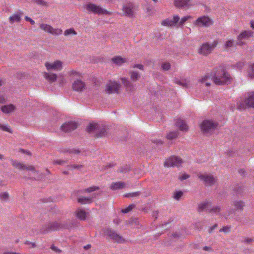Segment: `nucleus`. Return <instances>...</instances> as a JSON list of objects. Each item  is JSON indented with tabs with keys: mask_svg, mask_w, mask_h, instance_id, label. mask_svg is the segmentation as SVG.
<instances>
[{
	"mask_svg": "<svg viewBox=\"0 0 254 254\" xmlns=\"http://www.w3.org/2000/svg\"><path fill=\"white\" fill-rule=\"evenodd\" d=\"M213 81L218 85L230 84L232 80L230 75L222 67H218L214 69L212 74Z\"/></svg>",
	"mask_w": 254,
	"mask_h": 254,
	"instance_id": "f257e3e1",
	"label": "nucleus"
},
{
	"mask_svg": "<svg viewBox=\"0 0 254 254\" xmlns=\"http://www.w3.org/2000/svg\"><path fill=\"white\" fill-rule=\"evenodd\" d=\"M71 227L65 223L62 224L57 222H52L43 226L41 228L40 232L42 234H46L50 232L57 231L63 228L69 229Z\"/></svg>",
	"mask_w": 254,
	"mask_h": 254,
	"instance_id": "f03ea898",
	"label": "nucleus"
},
{
	"mask_svg": "<svg viewBox=\"0 0 254 254\" xmlns=\"http://www.w3.org/2000/svg\"><path fill=\"white\" fill-rule=\"evenodd\" d=\"M86 130L89 133L93 131L96 132V136L102 137L107 136V128L106 127L98 124H90L86 128Z\"/></svg>",
	"mask_w": 254,
	"mask_h": 254,
	"instance_id": "7ed1b4c3",
	"label": "nucleus"
},
{
	"mask_svg": "<svg viewBox=\"0 0 254 254\" xmlns=\"http://www.w3.org/2000/svg\"><path fill=\"white\" fill-rule=\"evenodd\" d=\"M218 123L212 120H206L200 125L201 131L205 134H211L217 128Z\"/></svg>",
	"mask_w": 254,
	"mask_h": 254,
	"instance_id": "20e7f679",
	"label": "nucleus"
},
{
	"mask_svg": "<svg viewBox=\"0 0 254 254\" xmlns=\"http://www.w3.org/2000/svg\"><path fill=\"white\" fill-rule=\"evenodd\" d=\"M218 44L217 40H214L212 43L206 42L202 44L198 49L199 54L203 56H207L210 54L215 48Z\"/></svg>",
	"mask_w": 254,
	"mask_h": 254,
	"instance_id": "39448f33",
	"label": "nucleus"
},
{
	"mask_svg": "<svg viewBox=\"0 0 254 254\" xmlns=\"http://www.w3.org/2000/svg\"><path fill=\"white\" fill-rule=\"evenodd\" d=\"M247 107L254 108V92L249 93L244 100L239 101L237 103L239 110H243Z\"/></svg>",
	"mask_w": 254,
	"mask_h": 254,
	"instance_id": "423d86ee",
	"label": "nucleus"
},
{
	"mask_svg": "<svg viewBox=\"0 0 254 254\" xmlns=\"http://www.w3.org/2000/svg\"><path fill=\"white\" fill-rule=\"evenodd\" d=\"M254 32L251 30H244L237 36V44L238 45L243 46L247 44V41L250 38L253 37Z\"/></svg>",
	"mask_w": 254,
	"mask_h": 254,
	"instance_id": "0eeeda50",
	"label": "nucleus"
},
{
	"mask_svg": "<svg viewBox=\"0 0 254 254\" xmlns=\"http://www.w3.org/2000/svg\"><path fill=\"white\" fill-rule=\"evenodd\" d=\"M122 10L123 15L129 18H134L135 16L136 9L135 5L131 2H128L124 4Z\"/></svg>",
	"mask_w": 254,
	"mask_h": 254,
	"instance_id": "6e6552de",
	"label": "nucleus"
},
{
	"mask_svg": "<svg viewBox=\"0 0 254 254\" xmlns=\"http://www.w3.org/2000/svg\"><path fill=\"white\" fill-rule=\"evenodd\" d=\"M121 85L119 83L114 81H109L106 85L105 92L110 94L113 93H119Z\"/></svg>",
	"mask_w": 254,
	"mask_h": 254,
	"instance_id": "1a4fd4ad",
	"label": "nucleus"
},
{
	"mask_svg": "<svg viewBox=\"0 0 254 254\" xmlns=\"http://www.w3.org/2000/svg\"><path fill=\"white\" fill-rule=\"evenodd\" d=\"M86 9L89 12H92L98 14H103L110 15L111 14L110 12L102 8L100 6L91 3L86 5Z\"/></svg>",
	"mask_w": 254,
	"mask_h": 254,
	"instance_id": "9d476101",
	"label": "nucleus"
},
{
	"mask_svg": "<svg viewBox=\"0 0 254 254\" xmlns=\"http://www.w3.org/2000/svg\"><path fill=\"white\" fill-rule=\"evenodd\" d=\"M105 234L110 237V238L115 242L122 244L125 242L126 240L115 230L111 229H107L105 232Z\"/></svg>",
	"mask_w": 254,
	"mask_h": 254,
	"instance_id": "9b49d317",
	"label": "nucleus"
},
{
	"mask_svg": "<svg viewBox=\"0 0 254 254\" xmlns=\"http://www.w3.org/2000/svg\"><path fill=\"white\" fill-rule=\"evenodd\" d=\"M182 163L181 159L175 156H172L169 157L164 163V165L166 167H179Z\"/></svg>",
	"mask_w": 254,
	"mask_h": 254,
	"instance_id": "f8f14e48",
	"label": "nucleus"
},
{
	"mask_svg": "<svg viewBox=\"0 0 254 254\" xmlns=\"http://www.w3.org/2000/svg\"><path fill=\"white\" fill-rule=\"evenodd\" d=\"M195 25L198 27H209L213 24V21L208 16L200 17L195 21Z\"/></svg>",
	"mask_w": 254,
	"mask_h": 254,
	"instance_id": "ddd939ff",
	"label": "nucleus"
},
{
	"mask_svg": "<svg viewBox=\"0 0 254 254\" xmlns=\"http://www.w3.org/2000/svg\"><path fill=\"white\" fill-rule=\"evenodd\" d=\"M78 124L75 121L67 122L61 127V129L64 132H71L77 128Z\"/></svg>",
	"mask_w": 254,
	"mask_h": 254,
	"instance_id": "4468645a",
	"label": "nucleus"
},
{
	"mask_svg": "<svg viewBox=\"0 0 254 254\" xmlns=\"http://www.w3.org/2000/svg\"><path fill=\"white\" fill-rule=\"evenodd\" d=\"M199 178L207 186H211L216 182V178L212 175L201 174L198 176Z\"/></svg>",
	"mask_w": 254,
	"mask_h": 254,
	"instance_id": "2eb2a0df",
	"label": "nucleus"
},
{
	"mask_svg": "<svg viewBox=\"0 0 254 254\" xmlns=\"http://www.w3.org/2000/svg\"><path fill=\"white\" fill-rule=\"evenodd\" d=\"M40 28L45 32H48L54 35H59L62 33L63 31L60 29H54L51 26L46 24H41Z\"/></svg>",
	"mask_w": 254,
	"mask_h": 254,
	"instance_id": "dca6fc26",
	"label": "nucleus"
},
{
	"mask_svg": "<svg viewBox=\"0 0 254 254\" xmlns=\"http://www.w3.org/2000/svg\"><path fill=\"white\" fill-rule=\"evenodd\" d=\"M10 161L11 162L12 165L17 169H18L21 170H27L35 171V168L33 166H26L24 164H22L17 161H14L13 160H11Z\"/></svg>",
	"mask_w": 254,
	"mask_h": 254,
	"instance_id": "f3484780",
	"label": "nucleus"
},
{
	"mask_svg": "<svg viewBox=\"0 0 254 254\" xmlns=\"http://www.w3.org/2000/svg\"><path fill=\"white\" fill-rule=\"evenodd\" d=\"M45 65L48 70H61L62 69V62L56 61L54 63H46Z\"/></svg>",
	"mask_w": 254,
	"mask_h": 254,
	"instance_id": "a211bd4d",
	"label": "nucleus"
},
{
	"mask_svg": "<svg viewBox=\"0 0 254 254\" xmlns=\"http://www.w3.org/2000/svg\"><path fill=\"white\" fill-rule=\"evenodd\" d=\"M85 87V83L80 79L75 80L72 84L73 90L77 92L83 91Z\"/></svg>",
	"mask_w": 254,
	"mask_h": 254,
	"instance_id": "6ab92c4d",
	"label": "nucleus"
},
{
	"mask_svg": "<svg viewBox=\"0 0 254 254\" xmlns=\"http://www.w3.org/2000/svg\"><path fill=\"white\" fill-rule=\"evenodd\" d=\"M180 17L174 15L173 18H168L162 21V24L168 26H172L178 23L180 20Z\"/></svg>",
	"mask_w": 254,
	"mask_h": 254,
	"instance_id": "aec40b11",
	"label": "nucleus"
},
{
	"mask_svg": "<svg viewBox=\"0 0 254 254\" xmlns=\"http://www.w3.org/2000/svg\"><path fill=\"white\" fill-rule=\"evenodd\" d=\"M212 206L211 202L209 201H204L198 204V210L199 212L208 211L210 212Z\"/></svg>",
	"mask_w": 254,
	"mask_h": 254,
	"instance_id": "412c9836",
	"label": "nucleus"
},
{
	"mask_svg": "<svg viewBox=\"0 0 254 254\" xmlns=\"http://www.w3.org/2000/svg\"><path fill=\"white\" fill-rule=\"evenodd\" d=\"M176 125L180 130L187 131L189 130V126L186 124V121L181 119H177Z\"/></svg>",
	"mask_w": 254,
	"mask_h": 254,
	"instance_id": "4be33fe9",
	"label": "nucleus"
},
{
	"mask_svg": "<svg viewBox=\"0 0 254 254\" xmlns=\"http://www.w3.org/2000/svg\"><path fill=\"white\" fill-rule=\"evenodd\" d=\"M174 4L177 7L188 8L190 5V0H175Z\"/></svg>",
	"mask_w": 254,
	"mask_h": 254,
	"instance_id": "5701e85b",
	"label": "nucleus"
},
{
	"mask_svg": "<svg viewBox=\"0 0 254 254\" xmlns=\"http://www.w3.org/2000/svg\"><path fill=\"white\" fill-rule=\"evenodd\" d=\"M15 109V107L13 104H9L7 105H4L1 107V110L2 112L5 114H8Z\"/></svg>",
	"mask_w": 254,
	"mask_h": 254,
	"instance_id": "b1692460",
	"label": "nucleus"
},
{
	"mask_svg": "<svg viewBox=\"0 0 254 254\" xmlns=\"http://www.w3.org/2000/svg\"><path fill=\"white\" fill-rule=\"evenodd\" d=\"M94 196L90 197H86L84 196H83L80 198H78L77 199V201L82 204H88L91 203L93 201V198L95 197V194H93Z\"/></svg>",
	"mask_w": 254,
	"mask_h": 254,
	"instance_id": "393cba45",
	"label": "nucleus"
},
{
	"mask_svg": "<svg viewBox=\"0 0 254 254\" xmlns=\"http://www.w3.org/2000/svg\"><path fill=\"white\" fill-rule=\"evenodd\" d=\"M171 236L176 240L182 239L184 238L185 237V231L181 230L179 231L173 232L172 233Z\"/></svg>",
	"mask_w": 254,
	"mask_h": 254,
	"instance_id": "a878e982",
	"label": "nucleus"
},
{
	"mask_svg": "<svg viewBox=\"0 0 254 254\" xmlns=\"http://www.w3.org/2000/svg\"><path fill=\"white\" fill-rule=\"evenodd\" d=\"M121 81L124 85L126 87L127 90L131 91L133 88L132 84L128 81L126 78L123 77L121 78Z\"/></svg>",
	"mask_w": 254,
	"mask_h": 254,
	"instance_id": "bb28decb",
	"label": "nucleus"
},
{
	"mask_svg": "<svg viewBox=\"0 0 254 254\" xmlns=\"http://www.w3.org/2000/svg\"><path fill=\"white\" fill-rule=\"evenodd\" d=\"M125 183L122 182H118L113 183L110 189L112 190H116L118 189H121L125 187Z\"/></svg>",
	"mask_w": 254,
	"mask_h": 254,
	"instance_id": "cd10ccee",
	"label": "nucleus"
},
{
	"mask_svg": "<svg viewBox=\"0 0 254 254\" xmlns=\"http://www.w3.org/2000/svg\"><path fill=\"white\" fill-rule=\"evenodd\" d=\"M212 81H213L212 75L211 76L208 75H206L203 76L201 80V82L202 83L205 84L206 86H210Z\"/></svg>",
	"mask_w": 254,
	"mask_h": 254,
	"instance_id": "c85d7f7f",
	"label": "nucleus"
},
{
	"mask_svg": "<svg viewBox=\"0 0 254 254\" xmlns=\"http://www.w3.org/2000/svg\"><path fill=\"white\" fill-rule=\"evenodd\" d=\"M76 216L81 220H84L86 217V212L83 209H78L76 211Z\"/></svg>",
	"mask_w": 254,
	"mask_h": 254,
	"instance_id": "c756f323",
	"label": "nucleus"
},
{
	"mask_svg": "<svg viewBox=\"0 0 254 254\" xmlns=\"http://www.w3.org/2000/svg\"><path fill=\"white\" fill-rule=\"evenodd\" d=\"M44 77L46 79L49 80L50 82H55L57 78V74H56L55 73H53L45 72Z\"/></svg>",
	"mask_w": 254,
	"mask_h": 254,
	"instance_id": "7c9ffc66",
	"label": "nucleus"
},
{
	"mask_svg": "<svg viewBox=\"0 0 254 254\" xmlns=\"http://www.w3.org/2000/svg\"><path fill=\"white\" fill-rule=\"evenodd\" d=\"M112 61L118 65H121L126 62V60L120 56H116L112 59Z\"/></svg>",
	"mask_w": 254,
	"mask_h": 254,
	"instance_id": "2f4dec72",
	"label": "nucleus"
},
{
	"mask_svg": "<svg viewBox=\"0 0 254 254\" xmlns=\"http://www.w3.org/2000/svg\"><path fill=\"white\" fill-rule=\"evenodd\" d=\"M233 206L236 210H242L243 209L244 204L242 201H236L233 202Z\"/></svg>",
	"mask_w": 254,
	"mask_h": 254,
	"instance_id": "473e14b6",
	"label": "nucleus"
},
{
	"mask_svg": "<svg viewBox=\"0 0 254 254\" xmlns=\"http://www.w3.org/2000/svg\"><path fill=\"white\" fill-rule=\"evenodd\" d=\"M210 213H214L216 215L221 214V208L219 206H212L211 209H210Z\"/></svg>",
	"mask_w": 254,
	"mask_h": 254,
	"instance_id": "72a5a7b5",
	"label": "nucleus"
},
{
	"mask_svg": "<svg viewBox=\"0 0 254 254\" xmlns=\"http://www.w3.org/2000/svg\"><path fill=\"white\" fill-rule=\"evenodd\" d=\"M248 74L251 78H254V64H251L249 65Z\"/></svg>",
	"mask_w": 254,
	"mask_h": 254,
	"instance_id": "f704fd0d",
	"label": "nucleus"
},
{
	"mask_svg": "<svg viewBox=\"0 0 254 254\" xmlns=\"http://www.w3.org/2000/svg\"><path fill=\"white\" fill-rule=\"evenodd\" d=\"M9 19L11 23H13L14 22H19L21 20L20 14H15L12 16H10Z\"/></svg>",
	"mask_w": 254,
	"mask_h": 254,
	"instance_id": "c9c22d12",
	"label": "nucleus"
},
{
	"mask_svg": "<svg viewBox=\"0 0 254 254\" xmlns=\"http://www.w3.org/2000/svg\"><path fill=\"white\" fill-rule=\"evenodd\" d=\"M179 132L178 131H173L168 133L166 136V138L169 140H172L177 138Z\"/></svg>",
	"mask_w": 254,
	"mask_h": 254,
	"instance_id": "e433bc0d",
	"label": "nucleus"
},
{
	"mask_svg": "<svg viewBox=\"0 0 254 254\" xmlns=\"http://www.w3.org/2000/svg\"><path fill=\"white\" fill-rule=\"evenodd\" d=\"M9 198V195L7 192L0 193V200L1 201H7Z\"/></svg>",
	"mask_w": 254,
	"mask_h": 254,
	"instance_id": "4c0bfd02",
	"label": "nucleus"
},
{
	"mask_svg": "<svg viewBox=\"0 0 254 254\" xmlns=\"http://www.w3.org/2000/svg\"><path fill=\"white\" fill-rule=\"evenodd\" d=\"M130 167L128 165H125L122 167H121L120 169L118 170V172L121 173H127L130 171Z\"/></svg>",
	"mask_w": 254,
	"mask_h": 254,
	"instance_id": "58836bf2",
	"label": "nucleus"
},
{
	"mask_svg": "<svg viewBox=\"0 0 254 254\" xmlns=\"http://www.w3.org/2000/svg\"><path fill=\"white\" fill-rule=\"evenodd\" d=\"M234 46V41L233 40H227L224 44V48L225 50H228L229 48Z\"/></svg>",
	"mask_w": 254,
	"mask_h": 254,
	"instance_id": "ea45409f",
	"label": "nucleus"
},
{
	"mask_svg": "<svg viewBox=\"0 0 254 254\" xmlns=\"http://www.w3.org/2000/svg\"><path fill=\"white\" fill-rule=\"evenodd\" d=\"M130 74V78L133 81H136L140 77V75L137 72L131 71Z\"/></svg>",
	"mask_w": 254,
	"mask_h": 254,
	"instance_id": "a19ab883",
	"label": "nucleus"
},
{
	"mask_svg": "<svg viewBox=\"0 0 254 254\" xmlns=\"http://www.w3.org/2000/svg\"><path fill=\"white\" fill-rule=\"evenodd\" d=\"M183 195V192L182 191H176L174 193L173 198L176 200H179Z\"/></svg>",
	"mask_w": 254,
	"mask_h": 254,
	"instance_id": "79ce46f5",
	"label": "nucleus"
},
{
	"mask_svg": "<svg viewBox=\"0 0 254 254\" xmlns=\"http://www.w3.org/2000/svg\"><path fill=\"white\" fill-rule=\"evenodd\" d=\"M141 194V192L140 191H136L131 193H127L125 194V196L126 197H137L139 196Z\"/></svg>",
	"mask_w": 254,
	"mask_h": 254,
	"instance_id": "37998d69",
	"label": "nucleus"
},
{
	"mask_svg": "<svg viewBox=\"0 0 254 254\" xmlns=\"http://www.w3.org/2000/svg\"><path fill=\"white\" fill-rule=\"evenodd\" d=\"M70 34H73L74 35H76L77 34V32L74 30L73 28H69L66 29L64 32V36H68Z\"/></svg>",
	"mask_w": 254,
	"mask_h": 254,
	"instance_id": "c03bdc74",
	"label": "nucleus"
},
{
	"mask_svg": "<svg viewBox=\"0 0 254 254\" xmlns=\"http://www.w3.org/2000/svg\"><path fill=\"white\" fill-rule=\"evenodd\" d=\"M135 204H130L125 209H123L122 210V212L123 213H127L130 211L132 209H133L135 207Z\"/></svg>",
	"mask_w": 254,
	"mask_h": 254,
	"instance_id": "a18cd8bd",
	"label": "nucleus"
},
{
	"mask_svg": "<svg viewBox=\"0 0 254 254\" xmlns=\"http://www.w3.org/2000/svg\"><path fill=\"white\" fill-rule=\"evenodd\" d=\"M175 83L177 84H179L184 87H186L188 86V83L186 81V80H181L178 79H176L175 80Z\"/></svg>",
	"mask_w": 254,
	"mask_h": 254,
	"instance_id": "49530a36",
	"label": "nucleus"
},
{
	"mask_svg": "<svg viewBox=\"0 0 254 254\" xmlns=\"http://www.w3.org/2000/svg\"><path fill=\"white\" fill-rule=\"evenodd\" d=\"M99 189V188L98 187L93 186L86 189L84 191L87 192H91L94 191L98 190Z\"/></svg>",
	"mask_w": 254,
	"mask_h": 254,
	"instance_id": "de8ad7c7",
	"label": "nucleus"
},
{
	"mask_svg": "<svg viewBox=\"0 0 254 254\" xmlns=\"http://www.w3.org/2000/svg\"><path fill=\"white\" fill-rule=\"evenodd\" d=\"M190 17V16L189 15L183 17L180 20V22L179 23V25L180 26H182L184 24L185 22L187 21Z\"/></svg>",
	"mask_w": 254,
	"mask_h": 254,
	"instance_id": "09e8293b",
	"label": "nucleus"
},
{
	"mask_svg": "<svg viewBox=\"0 0 254 254\" xmlns=\"http://www.w3.org/2000/svg\"><path fill=\"white\" fill-rule=\"evenodd\" d=\"M70 169H78L80 170L81 168L83 167V165H71L68 166Z\"/></svg>",
	"mask_w": 254,
	"mask_h": 254,
	"instance_id": "8fccbe9b",
	"label": "nucleus"
},
{
	"mask_svg": "<svg viewBox=\"0 0 254 254\" xmlns=\"http://www.w3.org/2000/svg\"><path fill=\"white\" fill-rule=\"evenodd\" d=\"M171 65L168 63H164L162 64V68L164 70H168L170 68Z\"/></svg>",
	"mask_w": 254,
	"mask_h": 254,
	"instance_id": "3c124183",
	"label": "nucleus"
},
{
	"mask_svg": "<svg viewBox=\"0 0 254 254\" xmlns=\"http://www.w3.org/2000/svg\"><path fill=\"white\" fill-rule=\"evenodd\" d=\"M0 129H1L2 130H4V131H7L10 133L12 132L11 129L9 127H8L6 126H5L4 125H1V124H0Z\"/></svg>",
	"mask_w": 254,
	"mask_h": 254,
	"instance_id": "603ef678",
	"label": "nucleus"
},
{
	"mask_svg": "<svg viewBox=\"0 0 254 254\" xmlns=\"http://www.w3.org/2000/svg\"><path fill=\"white\" fill-rule=\"evenodd\" d=\"M65 163H66V161L64 160H57L54 161V164H55V165L58 164V165H62Z\"/></svg>",
	"mask_w": 254,
	"mask_h": 254,
	"instance_id": "864d4df0",
	"label": "nucleus"
},
{
	"mask_svg": "<svg viewBox=\"0 0 254 254\" xmlns=\"http://www.w3.org/2000/svg\"><path fill=\"white\" fill-rule=\"evenodd\" d=\"M219 231L220 232L229 233L230 231V227H224L221 229Z\"/></svg>",
	"mask_w": 254,
	"mask_h": 254,
	"instance_id": "5fc2aeb1",
	"label": "nucleus"
},
{
	"mask_svg": "<svg viewBox=\"0 0 254 254\" xmlns=\"http://www.w3.org/2000/svg\"><path fill=\"white\" fill-rule=\"evenodd\" d=\"M218 227V225L217 224H214L212 226L210 227L208 229V233H212L215 229H216Z\"/></svg>",
	"mask_w": 254,
	"mask_h": 254,
	"instance_id": "6e6d98bb",
	"label": "nucleus"
},
{
	"mask_svg": "<svg viewBox=\"0 0 254 254\" xmlns=\"http://www.w3.org/2000/svg\"><path fill=\"white\" fill-rule=\"evenodd\" d=\"M172 221H173V220L171 218H170L169 219L168 221L165 222H163V223H162L160 224L159 227H163L164 226H166L168 224L170 223Z\"/></svg>",
	"mask_w": 254,
	"mask_h": 254,
	"instance_id": "4d7b16f0",
	"label": "nucleus"
},
{
	"mask_svg": "<svg viewBox=\"0 0 254 254\" xmlns=\"http://www.w3.org/2000/svg\"><path fill=\"white\" fill-rule=\"evenodd\" d=\"M25 20L29 22L31 25L35 24V21L33 20H32L31 18H30L29 17H28L27 16L25 17Z\"/></svg>",
	"mask_w": 254,
	"mask_h": 254,
	"instance_id": "13d9d810",
	"label": "nucleus"
},
{
	"mask_svg": "<svg viewBox=\"0 0 254 254\" xmlns=\"http://www.w3.org/2000/svg\"><path fill=\"white\" fill-rule=\"evenodd\" d=\"M51 249L56 253H59L61 252L60 250H59L57 247L55 246L54 245L51 246Z\"/></svg>",
	"mask_w": 254,
	"mask_h": 254,
	"instance_id": "bf43d9fd",
	"label": "nucleus"
},
{
	"mask_svg": "<svg viewBox=\"0 0 254 254\" xmlns=\"http://www.w3.org/2000/svg\"><path fill=\"white\" fill-rule=\"evenodd\" d=\"M189 177L190 176L189 175L184 174L179 177V179L181 180V181H183L189 178Z\"/></svg>",
	"mask_w": 254,
	"mask_h": 254,
	"instance_id": "052dcab7",
	"label": "nucleus"
},
{
	"mask_svg": "<svg viewBox=\"0 0 254 254\" xmlns=\"http://www.w3.org/2000/svg\"><path fill=\"white\" fill-rule=\"evenodd\" d=\"M158 214H159L158 211H153L152 215L154 218V219L155 220L157 219Z\"/></svg>",
	"mask_w": 254,
	"mask_h": 254,
	"instance_id": "680f3d73",
	"label": "nucleus"
},
{
	"mask_svg": "<svg viewBox=\"0 0 254 254\" xmlns=\"http://www.w3.org/2000/svg\"><path fill=\"white\" fill-rule=\"evenodd\" d=\"M152 142L157 145H161L163 144V141L160 139H156L152 140Z\"/></svg>",
	"mask_w": 254,
	"mask_h": 254,
	"instance_id": "e2e57ef3",
	"label": "nucleus"
},
{
	"mask_svg": "<svg viewBox=\"0 0 254 254\" xmlns=\"http://www.w3.org/2000/svg\"><path fill=\"white\" fill-rule=\"evenodd\" d=\"M163 244L166 246H169L171 245V243L170 241H168L167 240H164L163 241Z\"/></svg>",
	"mask_w": 254,
	"mask_h": 254,
	"instance_id": "0e129e2a",
	"label": "nucleus"
},
{
	"mask_svg": "<svg viewBox=\"0 0 254 254\" xmlns=\"http://www.w3.org/2000/svg\"><path fill=\"white\" fill-rule=\"evenodd\" d=\"M65 82V79L62 77L59 80L60 84L62 85Z\"/></svg>",
	"mask_w": 254,
	"mask_h": 254,
	"instance_id": "69168bd1",
	"label": "nucleus"
},
{
	"mask_svg": "<svg viewBox=\"0 0 254 254\" xmlns=\"http://www.w3.org/2000/svg\"><path fill=\"white\" fill-rule=\"evenodd\" d=\"M134 67H136V68H138L140 69H143V65L142 64H135L134 66Z\"/></svg>",
	"mask_w": 254,
	"mask_h": 254,
	"instance_id": "338daca9",
	"label": "nucleus"
},
{
	"mask_svg": "<svg viewBox=\"0 0 254 254\" xmlns=\"http://www.w3.org/2000/svg\"><path fill=\"white\" fill-rule=\"evenodd\" d=\"M203 249L206 251H210V252L212 251L211 248H210L209 247H207V246L204 247Z\"/></svg>",
	"mask_w": 254,
	"mask_h": 254,
	"instance_id": "774afa93",
	"label": "nucleus"
}]
</instances>
